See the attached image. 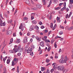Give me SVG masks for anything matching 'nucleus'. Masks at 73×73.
<instances>
[{
    "mask_svg": "<svg viewBox=\"0 0 73 73\" xmlns=\"http://www.w3.org/2000/svg\"><path fill=\"white\" fill-rule=\"evenodd\" d=\"M70 1V4L68 5V6L70 8V9H71V8H73V5H72V4L73 3V0H69Z\"/></svg>",
    "mask_w": 73,
    "mask_h": 73,
    "instance_id": "7ed1b4c3",
    "label": "nucleus"
},
{
    "mask_svg": "<svg viewBox=\"0 0 73 73\" xmlns=\"http://www.w3.org/2000/svg\"><path fill=\"white\" fill-rule=\"evenodd\" d=\"M7 22L9 24H11L12 23V19L10 20V21H7Z\"/></svg>",
    "mask_w": 73,
    "mask_h": 73,
    "instance_id": "6ab92c4d",
    "label": "nucleus"
},
{
    "mask_svg": "<svg viewBox=\"0 0 73 73\" xmlns=\"http://www.w3.org/2000/svg\"><path fill=\"white\" fill-rule=\"evenodd\" d=\"M35 28V26L34 25H31L30 27V28L29 29V30L30 31H33V29H34Z\"/></svg>",
    "mask_w": 73,
    "mask_h": 73,
    "instance_id": "39448f33",
    "label": "nucleus"
},
{
    "mask_svg": "<svg viewBox=\"0 0 73 73\" xmlns=\"http://www.w3.org/2000/svg\"><path fill=\"white\" fill-rule=\"evenodd\" d=\"M64 68L65 67H64V66H59L57 68L58 70H60V71H61V70L63 71V70L64 69Z\"/></svg>",
    "mask_w": 73,
    "mask_h": 73,
    "instance_id": "f03ea898",
    "label": "nucleus"
},
{
    "mask_svg": "<svg viewBox=\"0 0 73 73\" xmlns=\"http://www.w3.org/2000/svg\"><path fill=\"white\" fill-rule=\"evenodd\" d=\"M53 2L54 3H57V2H58V1L57 0H54Z\"/></svg>",
    "mask_w": 73,
    "mask_h": 73,
    "instance_id": "58836bf2",
    "label": "nucleus"
},
{
    "mask_svg": "<svg viewBox=\"0 0 73 73\" xmlns=\"http://www.w3.org/2000/svg\"><path fill=\"white\" fill-rule=\"evenodd\" d=\"M72 12H71L70 13V14L69 15V16L68 17V18H70V17L71 16V15H72Z\"/></svg>",
    "mask_w": 73,
    "mask_h": 73,
    "instance_id": "c9c22d12",
    "label": "nucleus"
},
{
    "mask_svg": "<svg viewBox=\"0 0 73 73\" xmlns=\"http://www.w3.org/2000/svg\"><path fill=\"white\" fill-rule=\"evenodd\" d=\"M50 65V63H48L46 65V66H48V65Z\"/></svg>",
    "mask_w": 73,
    "mask_h": 73,
    "instance_id": "774afa93",
    "label": "nucleus"
},
{
    "mask_svg": "<svg viewBox=\"0 0 73 73\" xmlns=\"http://www.w3.org/2000/svg\"><path fill=\"white\" fill-rule=\"evenodd\" d=\"M56 24H55L54 25V26L53 28H52L53 30H54V29H55V28H56Z\"/></svg>",
    "mask_w": 73,
    "mask_h": 73,
    "instance_id": "f704fd0d",
    "label": "nucleus"
},
{
    "mask_svg": "<svg viewBox=\"0 0 73 73\" xmlns=\"http://www.w3.org/2000/svg\"><path fill=\"white\" fill-rule=\"evenodd\" d=\"M52 15H50V20H51V19H52Z\"/></svg>",
    "mask_w": 73,
    "mask_h": 73,
    "instance_id": "5fc2aeb1",
    "label": "nucleus"
},
{
    "mask_svg": "<svg viewBox=\"0 0 73 73\" xmlns=\"http://www.w3.org/2000/svg\"><path fill=\"white\" fill-rule=\"evenodd\" d=\"M66 11H67V12H68L69 11V9H68V8L67 7L66 9Z\"/></svg>",
    "mask_w": 73,
    "mask_h": 73,
    "instance_id": "13d9d810",
    "label": "nucleus"
},
{
    "mask_svg": "<svg viewBox=\"0 0 73 73\" xmlns=\"http://www.w3.org/2000/svg\"><path fill=\"white\" fill-rule=\"evenodd\" d=\"M32 23H33V24H36V23H37V22H36V21L35 20L33 21H32Z\"/></svg>",
    "mask_w": 73,
    "mask_h": 73,
    "instance_id": "a878e982",
    "label": "nucleus"
},
{
    "mask_svg": "<svg viewBox=\"0 0 73 73\" xmlns=\"http://www.w3.org/2000/svg\"><path fill=\"white\" fill-rule=\"evenodd\" d=\"M68 61L67 60V56H65V58H62L59 61V63L60 64H63V63H66Z\"/></svg>",
    "mask_w": 73,
    "mask_h": 73,
    "instance_id": "f257e3e1",
    "label": "nucleus"
},
{
    "mask_svg": "<svg viewBox=\"0 0 73 73\" xmlns=\"http://www.w3.org/2000/svg\"><path fill=\"white\" fill-rule=\"evenodd\" d=\"M10 60H7V64H9V62H10Z\"/></svg>",
    "mask_w": 73,
    "mask_h": 73,
    "instance_id": "2f4dec72",
    "label": "nucleus"
},
{
    "mask_svg": "<svg viewBox=\"0 0 73 73\" xmlns=\"http://www.w3.org/2000/svg\"><path fill=\"white\" fill-rule=\"evenodd\" d=\"M28 38H27V37H25L24 38V40H23V42L25 44H26V43H27L28 42Z\"/></svg>",
    "mask_w": 73,
    "mask_h": 73,
    "instance_id": "20e7f679",
    "label": "nucleus"
},
{
    "mask_svg": "<svg viewBox=\"0 0 73 73\" xmlns=\"http://www.w3.org/2000/svg\"><path fill=\"white\" fill-rule=\"evenodd\" d=\"M13 38H11L10 40V42L11 43H12V42H13Z\"/></svg>",
    "mask_w": 73,
    "mask_h": 73,
    "instance_id": "ea45409f",
    "label": "nucleus"
},
{
    "mask_svg": "<svg viewBox=\"0 0 73 73\" xmlns=\"http://www.w3.org/2000/svg\"><path fill=\"white\" fill-rule=\"evenodd\" d=\"M59 40L60 41H62L63 40H64V38H60Z\"/></svg>",
    "mask_w": 73,
    "mask_h": 73,
    "instance_id": "8fccbe9b",
    "label": "nucleus"
},
{
    "mask_svg": "<svg viewBox=\"0 0 73 73\" xmlns=\"http://www.w3.org/2000/svg\"><path fill=\"white\" fill-rule=\"evenodd\" d=\"M12 64H11V66H14V65H16V64L15 63V62L13 61H12Z\"/></svg>",
    "mask_w": 73,
    "mask_h": 73,
    "instance_id": "412c9836",
    "label": "nucleus"
},
{
    "mask_svg": "<svg viewBox=\"0 0 73 73\" xmlns=\"http://www.w3.org/2000/svg\"><path fill=\"white\" fill-rule=\"evenodd\" d=\"M42 7V5L40 4H36V8H38V9H41Z\"/></svg>",
    "mask_w": 73,
    "mask_h": 73,
    "instance_id": "0eeeda50",
    "label": "nucleus"
},
{
    "mask_svg": "<svg viewBox=\"0 0 73 73\" xmlns=\"http://www.w3.org/2000/svg\"><path fill=\"white\" fill-rule=\"evenodd\" d=\"M68 16H69V15H68V14H67L66 16V19H67L68 17Z\"/></svg>",
    "mask_w": 73,
    "mask_h": 73,
    "instance_id": "de8ad7c7",
    "label": "nucleus"
},
{
    "mask_svg": "<svg viewBox=\"0 0 73 73\" xmlns=\"http://www.w3.org/2000/svg\"><path fill=\"white\" fill-rule=\"evenodd\" d=\"M50 49H51V47H49L48 49H47V50L48 51V52H49V51H50Z\"/></svg>",
    "mask_w": 73,
    "mask_h": 73,
    "instance_id": "e433bc0d",
    "label": "nucleus"
},
{
    "mask_svg": "<svg viewBox=\"0 0 73 73\" xmlns=\"http://www.w3.org/2000/svg\"><path fill=\"white\" fill-rule=\"evenodd\" d=\"M54 46L55 48H57V44H56V42H55L54 44Z\"/></svg>",
    "mask_w": 73,
    "mask_h": 73,
    "instance_id": "473e14b6",
    "label": "nucleus"
},
{
    "mask_svg": "<svg viewBox=\"0 0 73 73\" xmlns=\"http://www.w3.org/2000/svg\"><path fill=\"white\" fill-rule=\"evenodd\" d=\"M20 42V39H18L16 41L17 43H19Z\"/></svg>",
    "mask_w": 73,
    "mask_h": 73,
    "instance_id": "393cba45",
    "label": "nucleus"
},
{
    "mask_svg": "<svg viewBox=\"0 0 73 73\" xmlns=\"http://www.w3.org/2000/svg\"><path fill=\"white\" fill-rule=\"evenodd\" d=\"M35 45H32L31 46V47L33 49H34V48H35Z\"/></svg>",
    "mask_w": 73,
    "mask_h": 73,
    "instance_id": "6e6d98bb",
    "label": "nucleus"
},
{
    "mask_svg": "<svg viewBox=\"0 0 73 73\" xmlns=\"http://www.w3.org/2000/svg\"><path fill=\"white\" fill-rule=\"evenodd\" d=\"M36 39L37 40H39V38H38V36H36Z\"/></svg>",
    "mask_w": 73,
    "mask_h": 73,
    "instance_id": "864d4df0",
    "label": "nucleus"
},
{
    "mask_svg": "<svg viewBox=\"0 0 73 73\" xmlns=\"http://www.w3.org/2000/svg\"><path fill=\"white\" fill-rule=\"evenodd\" d=\"M28 18H27V17H25L23 19V21H25V20H28Z\"/></svg>",
    "mask_w": 73,
    "mask_h": 73,
    "instance_id": "4be33fe9",
    "label": "nucleus"
},
{
    "mask_svg": "<svg viewBox=\"0 0 73 73\" xmlns=\"http://www.w3.org/2000/svg\"><path fill=\"white\" fill-rule=\"evenodd\" d=\"M17 61V58H15L14 59V62L15 61V62H16Z\"/></svg>",
    "mask_w": 73,
    "mask_h": 73,
    "instance_id": "680f3d73",
    "label": "nucleus"
},
{
    "mask_svg": "<svg viewBox=\"0 0 73 73\" xmlns=\"http://www.w3.org/2000/svg\"><path fill=\"white\" fill-rule=\"evenodd\" d=\"M46 73H50V71L47 69L46 71Z\"/></svg>",
    "mask_w": 73,
    "mask_h": 73,
    "instance_id": "a18cd8bd",
    "label": "nucleus"
},
{
    "mask_svg": "<svg viewBox=\"0 0 73 73\" xmlns=\"http://www.w3.org/2000/svg\"><path fill=\"white\" fill-rule=\"evenodd\" d=\"M60 28L61 29H64V27L63 26H60Z\"/></svg>",
    "mask_w": 73,
    "mask_h": 73,
    "instance_id": "09e8293b",
    "label": "nucleus"
},
{
    "mask_svg": "<svg viewBox=\"0 0 73 73\" xmlns=\"http://www.w3.org/2000/svg\"><path fill=\"white\" fill-rule=\"evenodd\" d=\"M42 50H40V51L39 52V54H41L42 53Z\"/></svg>",
    "mask_w": 73,
    "mask_h": 73,
    "instance_id": "338daca9",
    "label": "nucleus"
},
{
    "mask_svg": "<svg viewBox=\"0 0 73 73\" xmlns=\"http://www.w3.org/2000/svg\"><path fill=\"white\" fill-rule=\"evenodd\" d=\"M5 28H3V29L2 30V32H5Z\"/></svg>",
    "mask_w": 73,
    "mask_h": 73,
    "instance_id": "bf43d9fd",
    "label": "nucleus"
},
{
    "mask_svg": "<svg viewBox=\"0 0 73 73\" xmlns=\"http://www.w3.org/2000/svg\"><path fill=\"white\" fill-rule=\"evenodd\" d=\"M12 32V31L11 30H10L7 32L6 35H11Z\"/></svg>",
    "mask_w": 73,
    "mask_h": 73,
    "instance_id": "423d86ee",
    "label": "nucleus"
},
{
    "mask_svg": "<svg viewBox=\"0 0 73 73\" xmlns=\"http://www.w3.org/2000/svg\"><path fill=\"white\" fill-rule=\"evenodd\" d=\"M35 28L36 30H38V29H39V27H38L37 26H36L35 27Z\"/></svg>",
    "mask_w": 73,
    "mask_h": 73,
    "instance_id": "c85d7f7f",
    "label": "nucleus"
},
{
    "mask_svg": "<svg viewBox=\"0 0 73 73\" xmlns=\"http://www.w3.org/2000/svg\"><path fill=\"white\" fill-rule=\"evenodd\" d=\"M30 55H31V56H33V52H31V53H30Z\"/></svg>",
    "mask_w": 73,
    "mask_h": 73,
    "instance_id": "c03bdc74",
    "label": "nucleus"
},
{
    "mask_svg": "<svg viewBox=\"0 0 73 73\" xmlns=\"http://www.w3.org/2000/svg\"><path fill=\"white\" fill-rule=\"evenodd\" d=\"M42 2L43 3L44 5H45L46 4V2L45 1V0H42Z\"/></svg>",
    "mask_w": 73,
    "mask_h": 73,
    "instance_id": "a211bd4d",
    "label": "nucleus"
},
{
    "mask_svg": "<svg viewBox=\"0 0 73 73\" xmlns=\"http://www.w3.org/2000/svg\"><path fill=\"white\" fill-rule=\"evenodd\" d=\"M61 9V7H59L56 8H55V10H58V9Z\"/></svg>",
    "mask_w": 73,
    "mask_h": 73,
    "instance_id": "aec40b11",
    "label": "nucleus"
},
{
    "mask_svg": "<svg viewBox=\"0 0 73 73\" xmlns=\"http://www.w3.org/2000/svg\"><path fill=\"white\" fill-rule=\"evenodd\" d=\"M32 51V49L30 48H29L27 50V53H29L30 52H31Z\"/></svg>",
    "mask_w": 73,
    "mask_h": 73,
    "instance_id": "6e6552de",
    "label": "nucleus"
},
{
    "mask_svg": "<svg viewBox=\"0 0 73 73\" xmlns=\"http://www.w3.org/2000/svg\"><path fill=\"white\" fill-rule=\"evenodd\" d=\"M60 17H57V18H56V20L57 21H59L58 23H60ZM60 20V21H59Z\"/></svg>",
    "mask_w": 73,
    "mask_h": 73,
    "instance_id": "f8f14e48",
    "label": "nucleus"
},
{
    "mask_svg": "<svg viewBox=\"0 0 73 73\" xmlns=\"http://www.w3.org/2000/svg\"><path fill=\"white\" fill-rule=\"evenodd\" d=\"M63 5L64 7L62 8L64 10H65L66 9V2H64V4Z\"/></svg>",
    "mask_w": 73,
    "mask_h": 73,
    "instance_id": "4468645a",
    "label": "nucleus"
},
{
    "mask_svg": "<svg viewBox=\"0 0 73 73\" xmlns=\"http://www.w3.org/2000/svg\"><path fill=\"white\" fill-rule=\"evenodd\" d=\"M13 36H14V37H16V33H13Z\"/></svg>",
    "mask_w": 73,
    "mask_h": 73,
    "instance_id": "49530a36",
    "label": "nucleus"
},
{
    "mask_svg": "<svg viewBox=\"0 0 73 73\" xmlns=\"http://www.w3.org/2000/svg\"><path fill=\"white\" fill-rule=\"evenodd\" d=\"M2 26H5V22H4L3 23H2Z\"/></svg>",
    "mask_w": 73,
    "mask_h": 73,
    "instance_id": "4c0bfd02",
    "label": "nucleus"
},
{
    "mask_svg": "<svg viewBox=\"0 0 73 73\" xmlns=\"http://www.w3.org/2000/svg\"><path fill=\"white\" fill-rule=\"evenodd\" d=\"M31 9H32V10H37L38 9L37 8L34 7V8H31Z\"/></svg>",
    "mask_w": 73,
    "mask_h": 73,
    "instance_id": "b1692460",
    "label": "nucleus"
},
{
    "mask_svg": "<svg viewBox=\"0 0 73 73\" xmlns=\"http://www.w3.org/2000/svg\"><path fill=\"white\" fill-rule=\"evenodd\" d=\"M63 32L62 31H60L59 33V35H63Z\"/></svg>",
    "mask_w": 73,
    "mask_h": 73,
    "instance_id": "c756f323",
    "label": "nucleus"
},
{
    "mask_svg": "<svg viewBox=\"0 0 73 73\" xmlns=\"http://www.w3.org/2000/svg\"><path fill=\"white\" fill-rule=\"evenodd\" d=\"M26 3L27 4L29 5H31V3H30V2L29 0H26Z\"/></svg>",
    "mask_w": 73,
    "mask_h": 73,
    "instance_id": "9b49d317",
    "label": "nucleus"
},
{
    "mask_svg": "<svg viewBox=\"0 0 73 73\" xmlns=\"http://www.w3.org/2000/svg\"><path fill=\"white\" fill-rule=\"evenodd\" d=\"M45 67H42V68H41V71H44V70H45Z\"/></svg>",
    "mask_w": 73,
    "mask_h": 73,
    "instance_id": "7c9ffc66",
    "label": "nucleus"
},
{
    "mask_svg": "<svg viewBox=\"0 0 73 73\" xmlns=\"http://www.w3.org/2000/svg\"><path fill=\"white\" fill-rule=\"evenodd\" d=\"M50 42V40H46V42Z\"/></svg>",
    "mask_w": 73,
    "mask_h": 73,
    "instance_id": "79ce46f5",
    "label": "nucleus"
},
{
    "mask_svg": "<svg viewBox=\"0 0 73 73\" xmlns=\"http://www.w3.org/2000/svg\"><path fill=\"white\" fill-rule=\"evenodd\" d=\"M46 45L47 46H48V47H49V46H50V45L49 44V43H47Z\"/></svg>",
    "mask_w": 73,
    "mask_h": 73,
    "instance_id": "69168bd1",
    "label": "nucleus"
},
{
    "mask_svg": "<svg viewBox=\"0 0 73 73\" xmlns=\"http://www.w3.org/2000/svg\"><path fill=\"white\" fill-rule=\"evenodd\" d=\"M40 45L42 47H44V42H40Z\"/></svg>",
    "mask_w": 73,
    "mask_h": 73,
    "instance_id": "9d476101",
    "label": "nucleus"
},
{
    "mask_svg": "<svg viewBox=\"0 0 73 73\" xmlns=\"http://www.w3.org/2000/svg\"><path fill=\"white\" fill-rule=\"evenodd\" d=\"M39 24V25H42V23L41 22V21H40L38 23Z\"/></svg>",
    "mask_w": 73,
    "mask_h": 73,
    "instance_id": "37998d69",
    "label": "nucleus"
},
{
    "mask_svg": "<svg viewBox=\"0 0 73 73\" xmlns=\"http://www.w3.org/2000/svg\"><path fill=\"white\" fill-rule=\"evenodd\" d=\"M4 15L5 16V17H7V16H8V15L7 14V13H4Z\"/></svg>",
    "mask_w": 73,
    "mask_h": 73,
    "instance_id": "72a5a7b5",
    "label": "nucleus"
},
{
    "mask_svg": "<svg viewBox=\"0 0 73 73\" xmlns=\"http://www.w3.org/2000/svg\"><path fill=\"white\" fill-rule=\"evenodd\" d=\"M3 24V21L1 19H0V26L1 27L2 26V25Z\"/></svg>",
    "mask_w": 73,
    "mask_h": 73,
    "instance_id": "dca6fc26",
    "label": "nucleus"
},
{
    "mask_svg": "<svg viewBox=\"0 0 73 73\" xmlns=\"http://www.w3.org/2000/svg\"><path fill=\"white\" fill-rule=\"evenodd\" d=\"M52 0H50L49 2V4L47 6V7L49 8V7H50V5H51V4H52Z\"/></svg>",
    "mask_w": 73,
    "mask_h": 73,
    "instance_id": "2eb2a0df",
    "label": "nucleus"
},
{
    "mask_svg": "<svg viewBox=\"0 0 73 73\" xmlns=\"http://www.w3.org/2000/svg\"><path fill=\"white\" fill-rule=\"evenodd\" d=\"M54 69L53 68H52V70H50V72H51L52 73V72H54Z\"/></svg>",
    "mask_w": 73,
    "mask_h": 73,
    "instance_id": "3c124183",
    "label": "nucleus"
},
{
    "mask_svg": "<svg viewBox=\"0 0 73 73\" xmlns=\"http://www.w3.org/2000/svg\"><path fill=\"white\" fill-rule=\"evenodd\" d=\"M31 2L32 3V4H34V3L33 2L32 0H31Z\"/></svg>",
    "mask_w": 73,
    "mask_h": 73,
    "instance_id": "0e129e2a",
    "label": "nucleus"
},
{
    "mask_svg": "<svg viewBox=\"0 0 73 73\" xmlns=\"http://www.w3.org/2000/svg\"><path fill=\"white\" fill-rule=\"evenodd\" d=\"M32 41H33V39H32V38H31L30 39V42H32Z\"/></svg>",
    "mask_w": 73,
    "mask_h": 73,
    "instance_id": "e2e57ef3",
    "label": "nucleus"
},
{
    "mask_svg": "<svg viewBox=\"0 0 73 73\" xmlns=\"http://www.w3.org/2000/svg\"><path fill=\"white\" fill-rule=\"evenodd\" d=\"M62 71L63 72H65V73H66V72H68V70L67 69H65V68H64Z\"/></svg>",
    "mask_w": 73,
    "mask_h": 73,
    "instance_id": "f3484780",
    "label": "nucleus"
},
{
    "mask_svg": "<svg viewBox=\"0 0 73 73\" xmlns=\"http://www.w3.org/2000/svg\"><path fill=\"white\" fill-rule=\"evenodd\" d=\"M23 28V25L22 24V23H21V25L19 27V29H22Z\"/></svg>",
    "mask_w": 73,
    "mask_h": 73,
    "instance_id": "5701e85b",
    "label": "nucleus"
},
{
    "mask_svg": "<svg viewBox=\"0 0 73 73\" xmlns=\"http://www.w3.org/2000/svg\"><path fill=\"white\" fill-rule=\"evenodd\" d=\"M23 50H24V48H21L19 50V52H22Z\"/></svg>",
    "mask_w": 73,
    "mask_h": 73,
    "instance_id": "ddd939ff",
    "label": "nucleus"
},
{
    "mask_svg": "<svg viewBox=\"0 0 73 73\" xmlns=\"http://www.w3.org/2000/svg\"><path fill=\"white\" fill-rule=\"evenodd\" d=\"M54 69H57V66L56 65H54L53 66Z\"/></svg>",
    "mask_w": 73,
    "mask_h": 73,
    "instance_id": "cd10ccee",
    "label": "nucleus"
},
{
    "mask_svg": "<svg viewBox=\"0 0 73 73\" xmlns=\"http://www.w3.org/2000/svg\"><path fill=\"white\" fill-rule=\"evenodd\" d=\"M63 4V3H60L59 4V6H61Z\"/></svg>",
    "mask_w": 73,
    "mask_h": 73,
    "instance_id": "052dcab7",
    "label": "nucleus"
},
{
    "mask_svg": "<svg viewBox=\"0 0 73 73\" xmlns=\"http://www.w3.org/2000/svg\"><path fill=\"white\" fill-rule=\"evenodd\" d=\"M44 26H41V27L40 28H41V29H44Z\"/></svg>",
    "mask_w": 73,
    "mask_h": 73,
    "instance_id": "603ef678",
    "label": "nucleus"
},
{
    "mask_svg": "<svg viewBox=\"0 0 73 73\" xmlns=\"http://www.w3.org/2000/svg\"><path fill=\"white\" fill-rule=\"evenodd\" d=\"M3 68V64L0 65V68L1 69V68Z\"/></svg>",
    "mask_w": 73,
    "mask_h": 73,
    "instance_id": "4d7b16f0",
    "label": "nucleus"
},
{
    "mask_svg": "<svg viewBox=\"0 0 73 73\" xmlns=\"http://www.w3.org/2000/svg\"><path fill=\"white\" fill-rule=\"evenodd\" d=\"M53 23H51L50 27V28H53Z\"/></svg>",
    "mask_w": 73,
    "mask_h": 73,
    "instance_id": "a19ab883",
    "label": "nucleus"
},
{
    "mask_svg": "<svg viewBox=\"0 0 73 73\" xmlns=\"http://www.w3.org/2000/svg\"><path fill=\"white\" fill-rule=\"evenodd\" d=\"M12 50V53H13L14 52H17V50H18L17 49V48H14L13 49V50Z\"/></svg>",
    "mask_w": 73,
    "mask_h": 73,
    "instance_id": "1a4fd4ad",
    "label": "nucleus"
},
{
    "mask_svg": "<svg viewBox=\"0 0 73 73\" xmlns=\"http://www.w3.org/2000/svg\"><path fill=\"white\" fill-rule=\"evenodd\" d=\"M46 62L49 63V61H50V60L49 59H46Z\"/></svg>",
    "mask_w": 73,
    "mask_h": 73,
    "instance_id": "bb28decb",
    "label": "nucleus"
}]
</instances>
